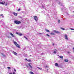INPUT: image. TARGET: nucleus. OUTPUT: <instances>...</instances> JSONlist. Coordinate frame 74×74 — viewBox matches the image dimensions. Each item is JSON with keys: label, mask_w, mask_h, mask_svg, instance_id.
Segmentation results:
<instances>
[{"label": "nucleus", "mask_w": 74, "mask_h": 74, "mask_svg": "<svg viewBox=\"0 0 74 74\" xmlns=\"http://www.w3.org/2000/svg\"><path fill=\"white\" fill-rule=\"evenodd\" d=\"M13 42L14 44H15V45H16V47H17V48H21V47H20V46H19V45H18V44H17V42H15V41H14Z\"/></svg>", "instance_id": "1"}, {"label": "nucleus", "mask_w": 74, "mask_h": 74, "mask_svg": "<svg viewBox=\"0 0 74 74\" xmlns=\"http://www.w3.org/2000/svg\"><path fill=\"white\" fill-rule=\"evenodd\" d=\"M14 23L16 24V25H19V24L21 23V22L20 21H19L18 20L14 21Z\"/></svg>", "instance_id": "2"}, {"label": "nucleus", "mask_w": 74, "mask_h": 74, "mask_svg": "<svg viewBox=\"0 0 74 74\" xmlns=\"http://www.w3.org/2000/svg\"><path fill=\"white\" fill-rule=\"evenodd\" d=\"M34 19L36 21H37L38 20V18L37 16H34Z\"/></svg>", "instance_id": "3"}, {"label": "nucleus", "mask_w": 74, "mask_h": 74, "mask_svg": "<svg viewBox=\"0 0 74 74\" xmlns=\"http://www.w3.org/2000/svg\"><path fill=\"white\" fill-rule=\"evenodd\" d=\"M53 32H54V33H56L57 34H59V33H60V32H59V31H56V30H54L53 31Z\"/></svg>", "instance_id": "4"}, {"label": "nucleus", "mask_w": 74, "mask_h": 74, "mask_svg": "<svg viewBox=\"0 0 74 74\" xmlns=\"http://www.w3.org/2000/svg\"><path fill=\"white\" fill-rule=\"evenodd\" d=\"M16 34H18V35H19V36H23V34H21V33H19L18 32H16Z\"/></svg>", "instance_id": "5"}, {"label": "nucleus", "mask_w": 74, "mask_h": 74, "mask_svg": "<svg viewBox=\"0 0 74 74\" xmlns=\"http://www.w3.org/2000/svg\"><path fill=\"white\" fill-rule=\"evenodd\" d=\"M74 9V7L73 6H71L69 8V10L70 11H72V10Z\"/></svg>", "instance_id": "6"}, {"label": "nucleus", "mask_w": 74, "mask_h": 74, "mask_svg": "<svg viewBox=\"0 0 74 74\" xmlns=\"http://www.w3.org/2000/svg\"><path fill=\"white\" fill-rule=\"evenodd\" d=\"M64 37H65V39L66 40H68V37H67V34H65L64 35Z\"/></svg>", "instance_id": "7"}, {"label": "nucleus", "mask_w": 74, "mask_h": 74, "mask_svg": "<svg viewBox=\"0 0 74 74\" xmlns=\"http://www.w3.org/2000/svg\"><path fill=\"white\" fill-rule=\"evenodd\" d=\"M12 53H13V54H14V55L16 56H17V55H18V54H17V53L14 51H13Z\"/></svg>", "instance_id": "8"}, {"label": "nucleus", "mask_w": 74, "mask_h": 74, "mask_svg": "<svg viewBox=\"0 0 74 74\" xmlns=\"http://www.w3.org/2000/svg\"><path fill=\"white\" fill-rule=\"evenodd\" d=\"M10 34L12 37H15L14 35V34H12L11 33H10Z\"/></svg>", "instance_id": "9"}, {"label": "nucleus", "mask_w": 74, "mask_h": 74, "mask_svg": "<svg viewBox=\"0 0 74 74\" xmlns=\"http://www.w3.org/2000/svg\"><path fill=\"white\" fill-rule=\"evenodd\" d=\"M55 66H57V67H59V66L58 65V64L57 63H56L55 64Z\"/></svg>", "instance_id": "10"}, {"label": "nucleus", "mask_w": 74, "mask_h": 74, "mask_svg": "<svg viewBox=\"0 0 74 74\" xmlns=\"http://www.w3.org/2000/svg\"><path fill=\"white\" fill-rule=\"evenodd\" d=\"M13 14L15 16H17V13H15L14 12L13 13Z\"/></svg>", "instance_id": "11"}, {"label": "nucleus", "mask_w": 74, "mask_h": 74, "mask_svg": "<svg viewBox=\"0 0 74 74\" xmlns=\"http://www.w3.org/2000/svg\"><path fill=\"white\" fill-rule=\"evenodd\" d=\"M5 3V2H0V4H2L3 5H4V3Z\"/></svg>", "instance_id": "12"}, {"label": "nucleus", "mask_w": 74, "mask_h": 74, "mask_svg": "<svg viewBox=\"0 0 74 74\" xmlns=\"http://www.w3.org/2000/svg\"><path fill=\"white\" fill-rule=\"evenodd\" d=\"M64 61L66 62H68V60H67V59H66L64 60Z\"/></svg>", "instance_id": "13"}, {"label": "nucleus", "mask_w": 74, "mask_h": 74, "mask_svg": "<svg viewBox=\"0 0 74 74\" xmlns=\"http://www.w3.org/2000/svg\"><path fill=\"white\" fill-rule=\"evenodd\" d=\"M59 57L60 58H61V59H63V58L62 56H60Z\"/></svg>", "instance_id": "14"}, {"label": "nucleus", "mask_w": 74, "mask_h": 74, "mask_svg": "<svg viewBox=\"0 0 74 74\" xmlns=\"http://www.w3.org/2000/svg\"><path fill=\"white\" fill-rule=\"evenodd\" d=\"M38 69H40V70H42V68H39L38 67H37Z\"/></svg>", "instance_id": "15"}, {"label": "nucleus", "mask_w": 74, "mask_h": 74, "mask_svg": "<svg viewBox=\"0 0 74 74\" xmlns=\"http://www.w3.org/2000/svg\"><path fill=\"white\" fill-rule=\"evenodd\" d=\"M46 32H48L49 33V30H48V29H46Z\"/></svg>", "instance_id": "16"}, {"label": "nucleus", "mask_w": 74, "mask_h": 74, "mask_svg": "<svg viewBox=\"0 0 74 74\" xmlns=\"http://www.w3.org/2000/svg\"><path fill=\"white\" fill-rule=\"evenodd\" d=\"M30 74H34V73H33V72H32V71H30Z\"/></svg>", "instance_id": "17"}, {"label": "nucleus", "mask_w": 74, "mask_h": 74, "mask_svg": "<svg viewBox=\"0 0 74 74\" xmlns=\"http://www.w3.org/2000/svg\"><path fill=\"white\" fill-rule=\"evenodd\" d=\"M27 61H28V62H31V60H27Z\"/></svg>", "instance_id": "18"}, {"label": "nucleus", "mask_w": 74, "mask_h": 74, "mask_svg": "<svg viewBox=\"0 0 74 74\" xmlns=\"http://www.w3.org/2000/svg\"><path fill=\"white\" fill-rule=\"evenodd\" d=\"M29 67H30L31 68V69L32 68V66H31L30 64H29Z\"/></svg>", "instance_id": "19"}, {"label": "nucleus", "mask_w": 74, "mask_h": 74, "mask_svg": "<svg viewBox=\"0 0 74 74\" xmlns=\"http://www.w3.org/2000/svg\"><path fill=\"white\" fill-rule=\"evenodd\" d=\"M60 20H58V23H60Z\"/></svg>", "instance_id": "20"}, {"label": "nucleus", "mask_w": 74, "mask_h": 74, "mask_svg": "<svg viewBox=\"0 0 74 74\" xmlns=\"http://www.w3.org/2000/svg\"><path fill=\"white\" fill-rule=\"evenodd\" d=\"M42 7L43 8H44V9H45V10H46V8H45L44 7V6H42Z\"/></svg>", "instance_id": "21"}, {"label": "nucleus", "mask_w": 74, "mask_h": 74, "mask_svg": "<svg viewBox=\"0 0 74 74\" xmlns=\"http://www.w3.org/2000/svg\"><path fill=\"white\" fill-rule=\"evenodd\" d=\"M46 36L48 37H50V36H49V35L48 34H47Z\"/></svg>", "instance_id": "22"}, {"label": "nucleus", "mask_w": 74, "mask_h": 74, "mask_svg": "<svg viewBox=\"0 0 74 74\" xmlns=\"http://www.w3.org/2000/svg\"><path fill=\"white\" fill-rule=\"evenodd\" d=\"M1 54L3 56H4V57H5V56L4 54H3V53H1Z\"/></svg>", "instance_id": "23"}, {"label": "nucleus", "mask_w": 74, "mask_h": 74, "mask_svg": "<svg viewBox=\"0 0 74 74\" xmlns=\"http://www.w3.org/2000/svg\"><path fill=\"white\" fill-rule=\"evenodd\" d=\"M22 13H23V14H25V12L23 11H22Z\"/></svg>", "instance_id": "24"}, {"label": "nucleus", "mask_w": 74, "mask_h": 74, "mask_svg": "<svg viewBox=\"0 0 74 74\" xmlns=\"http://www.w3.org/2000/svg\"><path fill=\"white\" fill-rule=\"evenodd\" d=\"M3 14H0V16H3Z\"/></svg>", "instance_id": "25"}, {"label": "nucleus", "mask_w": 74, "mask_h": 74, "mask_svg": "<svg viewBox=\"0 0 74 74\" xmlns=\"http://www.w3.org/2000/svg\"><path fill=\"white\" fill-rule=\"evenodd\" d=\"M50 34H51L53 35L54 34L53 33H51Z\"/></svg>", "instance_id": "26"}, {"label": "nucleus", "mask_w": 74, "mask_h": 74, "mask_svg": "<svg viewBox=\"0 0 74 74\" xmlns=\"http://www.w3.org/2000/svg\"><path fill=\"white\" fill-rule=\"evenodd\" d=\"M24 38H26V40H28V39H27V38L25 36H24Z\"/></svg>", "instance_id": "27"}, {"label": "nucleus", "mask_w": 74, "mask_h": 74, "mask_svg": "<svg viewBox=\"0 0 74 74\" xmlns=\"http://www.w3.org/2000/svg\"><path fill=\"white\" fill-rule=\"evenodd\" d=\"M69 29H70V30H74V29H73V28H70Z\"/></svg>", "instance_id": "28"}, {"label": "nucleus", "mask_w": 74, "mask_h": 74, "mask_svg": "<svg viewBox=\"0 0 74 74\" xmlns=\"http://www.w3.org/2000/svg\"><path fill=\"white\" fill-rule=\"evenodd\" d=\"M61 29H62V30H64V29L63 28H61Z\"/></svg>", "instance_id": "29"}, {"label": "nucleus", "mask_w": 74, "mask_h": 74, "mask_svg": "<svg viewBox=\"0 0 74 74\" xmlns=\"http://www.w3.org/2000/svg\"><path fill=\"white\" fill-rule=\"evenodd\" d=\"M25 49H26V48H25L23 49V51H24V50H25Z\"/></svg>", "instance_id": "30"}, {"label": "nucleus", "mask_w": 74, "mask_h": 74, "mask_svg": "<svg viewBox=\"0 0 74 74\" xmlns=\"http://www.w3.org/2000/svg\"><path fill=\"white\" fill-rule=\"evenodd\" d=\"M59 4H60V5H61V4H60V2H59V3H58Z\"/></svg>", "instance_id": "31"}, {"label": "nucleus", "mask_w": 74, "mask_h": 74, "mask_svg": "<svg viewBox=\"0 0 74 74\" xmlns=\"http://www.w3.org/2000/svg\"><path fill=\"white\" fill-rule=\"evenodd\" d=\"M25 60H27H27H28L27 59V58H25Z\"/></svg>", "instance_id": "32"}, {"label": "nucleus", "mask_w": 74, "mask_h": 74, "mask_svg": "<svg viewBox=\"0 0 74 74\" xmlns=\"http://www.w3.org/2000/svg\"><path fill=\"white\" fill-rule=\"evenodd\" d=\"M70 52H69V51H68V52H67V53H69V54H70Z\"/></svg>", "instance_id": "33"}, {"label": "nucleus", "mask_w": 74, "mask_h": 74, "mask_svg": "<svg viewBox=\"0 0 74 74\" xmlns=\"http://www.w3.org/2000/svg\"><path fill=\"white\" fill-rule=\"evenodd\" d=\"M56 53V51H54V52H53V53Z\"/></svg>", "instance_id": "34"}, {"label": "nucleus", "mask_w": 74, "mask_h": 74, "mask_svg": "<svg viewBox=\"0 0 74 74\" xmlns=\"http://www.w3.org/2000/svg\"><path fill=\"white\" fill-rule=\"evenodd\" d=\"M8 69H11V67H8Z\"/></svg>", "instance_id": "35"}, {"label": "nucleus", "mask_w": 74, "mask_h": 74, "mask_svg": "<svg viewBox=\"0 0 74 74\" xmlns=\"http://www.w3.org/2000/svg\"><path fill=\"white\" fill-rule=\"evenodd\" d=\"M14 71H15V72H16V69H14Z\"/></svg>", "instance_id": "36"}, {"label": "nucleus", "mask_w": 74, "mask_h": 74, "mask_svg": "<svg viewBox=\"0 0 74 74\" xmlns=\"http://www.w3.org/2000/svg\"><path fill=\"white\" fill-rule=\"evenodd\" d=\"M20 10H21V9H18V11H20Z\"/></svg>", "instance_id": "37"}, {"label": "nucleus", "mask_w": 74, "mask_h": 74, "mask_svg": "<svg viewBox=\"0 0 74 74\" xmlns=\"http://www.w3.org/2000/svg\"><path fill=\"white\" fill-rule=\"evenodd\" d=\"M13 74H16L15 73V72H14L13 73Z\"/></svg>", "instance_id": "38"}, {"label": "nucleus", "mask_w": 74, "mask_h": 74, "mask_svg": "<svg viewBox=\"0 0 74 74\" xmlns=\"http://www.w3.org/2000/svg\"><path fill=\"white\" fill-rule=\"evenodd\" d=\"M25 56V57H27V54H26V55Z\"/></svg>", "instance_id": "39"}, {"label": "nucleus", "mask_w": 74, "mask_h": 74, "mask_svg": "<svg viewBox=\"0 0 74 74\" xmlns=\"http://www.w3.org/2000/svg\"><path fill=\"white\" fill-rule=\"evenodd\" d=\"M40 55H44V54H43V53H41V54H40Z\"/></svg>", "instance_id": "40"}, {"label": "nucleus", "mask_w": 74, "mask_h": 74, "mask_svg": "<svg viewBox=\"0 0 74 74\" xmlns=\"http://www.w3.org/2000/svg\"><path fill=\"white\" fill-rule=\"evenodd\" d=\"M5 6H6V5H7V3H6V4H5Z\"/></svg>", "instance_id": "41"}, {"label": "nucleus", "mask_w": 74, "mask_h": 74, "mask_svg": "<svg viewBox=\"0 0 74 74\" xmlns=\"http://www.w3.org/2000/svg\"><path fill=\"white\" fill-rule=\"evenodd\" d=\"M39 34H42L41 33H39Z\"/></svg>", "instance_id": "42"}, {"label": "nucleus", "mask_w": 74, "mask_h": 74, "mask_svg": "<svg viewBox=\"0 0 74 74\" xmlns=\"http://www.w3.org/2000/svg\"><path fill=\"white\" fill-rule=\"evenodd\" d=\"M54 43H53V45H54Z\"/></svg>", "instance_id": "43"}, {"label": "nucleus", "mask_w": 74, "mask_h": 74, "mask_svg": "<svg viewBox=\"0 0 74 74\" xmlns=\"http://www.w3.org/2000/svg\"><path fill=\"white\" fill-rule=\"evenodd\" d=\"M73 50H74V47H73Z\"/></svg>", "instance_id": "44"}, {"label": "nucleus", "mask_w": 74, "mask_h": 74, "mask_svg": "<svg viewBox=\"0 0 74 74\" xmlns=\"http://www.w3.org/2000/svg\"><path fill=\"white\" fill-rule=\"evenodd\" d=\"M63 10V9L62 8L61 9V10L62 11Z\"/></svg>", "instance_id": "45"}, {"label": "nucleus", "mask_w": 74, "mask_h": 74, "mask_svg": "<svg viewBox=\"0 0 74 74\" xmlns=\"http://www.w3.org/2000/svg\"><path fill=\"white\" fill-rule=\"evenodd\" d=\"M27 67H28V66L27 65Z\"/></svg>", "instance_id": "46"}, {"label": "nucleus", "mask_w": 74, "mask_h": 74, "mask_svg": "<svg viewBox=\"0 0 74 74\" xmlns=\"http://www.w3.org/2000/svg\"><path fill=\"white\" fill-rule=\"evenodd\" d=\"M48 69H47V71H48Z\"/></svg>", "instance_id": "47"}, {"label": "nucleus", "mask_w": 74, "mask_h": 74, "mask_svg": "<svg viewBox=\"0 0 74 74\" xmlns=\"http://www.w3.org/2000/svg\"><path fill=\"white\" fill-rule=\"evenodd\" d=\"M2 18H4V16H3Z\"/></svg>", "instance_id": "48"}, {"label": "nucleus", "mask_w": 74, "mask_h": 74, "mask_svg": "<svg viewBox=\"0 0 74 74\" xmlns=\"http://www.w3.org/2000/svg\"><path fill=\"white\" fill-rule=\"evenodd\" d=\"M10 74H12V73H10Z\"/></svg>", "instance_id": "49"}, {"label": "nucleus", "mask_w": 74, "mask_h": 74, "mask_svg": "<svg viewBox=\"0 0 74 74\" xmlns=\"http://www.w3.org/2000/svg\"><path fill=\"white\" fill-rule=\"evenodd\" d=\"M30 56H32V55H30Z\"/></svg>", "instance_id": "50"}, {"label": "nucleus", "mask_w": 74, "mask_h": 74, "mask_svg": "<svg viewBox=\"0 0 74 74\" xmlns=\"http://www.w3.org/2000/svg\"><path fill=\"white\" fill-rule=\"evenodd\" d=\"M73 12H74V11H73Z\"/></svg>", "instance_id": "51"}]
</instances>
